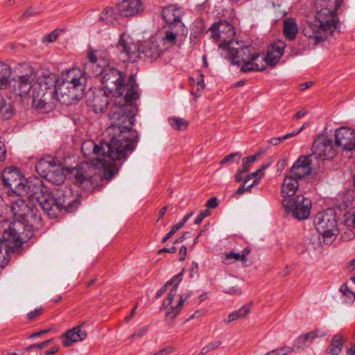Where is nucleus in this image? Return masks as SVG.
<instances>
[{
  "instance_id": "obj_1",
  "label": "nucleus",
  "mask_w": 355,
  "mask_h": 355,
  "mask_svg": "<svg viewBox=\"0 0 355 355\" xmlns=\"http://www.w3.org/2000/svg\"><path fill=\"white\" fill-rule=\"evenodd\" d=\"M104 90L117 98L110 107L108 116L111 122L105 132L110 136L109 141H101L98 144L89 141L82 146L92 148L96 161L105 169V178L110 180L116 173L115 161L126 160L135 149L139 141L136 131L132 130L136 114L134 103L139 98V85L133 74L125 80V72L105 66L100 70Z\"/></svg>"
},
{
  "instance_id": "obj_2",
  "label": "nucleus",
  "mask_w": 355,
  "mask_h": 355,
  "mask_svg": "<svg viewBox=\"0 0 355 355\" xmlns=\"http://www.w3.org/2000/svg\"><path fill=\"white\" fill-rule=\"evenodd\" d=\"M11 211L16 220L4 230L0 239V268H4L10 261V254L20 252L21 245L34 236V230L42 226V220L37 206L18 198L12 202Z\"/></svg>"
},
{
  "instance_id": "obj_3",
  "label": "nucleus",
  "mask_w": 355,
  "mask_h": 355,
  "mask_svg": "<svg viewBox=\"0 0 355 355\" xmlns=\"http://www.w3.org/2000/svg\"><path fill=\"white\" fill-rule=\"evenodd\" d=\"M19 196L35 198L44 212L51 218L64 211L73 212L80 204V196L67 187L61 186L52 191L38 178L26 179Z\"/></svg>"
},
{
  "instance_id": "obj_4",
  "label": "nucleus",
  "mask_w": 355,
  "mask_h": 355,
  "mask_svg": "<svg viewBox=\"0 0 355 355\" xmlns=\"http://www.w3.org/2000/svg\"><path fill=\"white\" fill-rule=\"evenodd\" d=\"M334 8H322L318 10L313 19L307 20L302 29L303 35L310 42L318 45L332 36L338 28L339 19L337 10L342 6L343 0H334Z\"/></svg>"
},
{
  "instance_id": "obj_5",
  "label": "nucleus",
  "mask_w": 355,
  "mask_h": 355,
  "mask_svg": "<svg viewBox=\"0 0 355 355\" xmlns=\"http://www.w3.org/2000/svg\"><path fill=\"white\" fill-rule=\"evenodd\" d=\"M58 78L55 73L40 77L33 83V92L31 94L33 107L48 112L52 110L57 101H61L58 97L57 88Z\"/></svg>"
},
{
  "instance_id": "obj_6",
  "label": "nucleus",
  "mask_w": 355,
  "mask_h": 355,
  "mask_svg": "<svg viewBox=\"0 0 355 355\" xmlns=\"http://www.w3.org/2000/svg\"><path fill=\"white\" fill-rule=\"evenodd\" d=\"M314 224L322 236L323 243L327 245L332 243L339 233L336 214L334 209H327L318 213L314 218Z\"/></svg>"
},
{
  "instance_id": "obj_7",
  "label": "nucleus",
  "mask_w": 355,
  "mask_h": 355,
  "mask_svg": "<svg viewBox=\"0 0 355 355\" xmlns=\"http://www.w3.org/2000/svg\"><path fill=\"white\" fill-rule=\"evenodd\" d=\"M87 73L85 70L82 71L78 68H72L67 71L64 85H67L68 94L67 96L71 100H80L84 94L85 89Z\"/></svg>"
},
{
  "instance_id": "obj_8",
  "label": "nucleus",
  "mask_w": 355,
  "mask_h": 355,
  "mask_svg": "<svg viewBox=\"0 0 355 355\" xmlns=\"http://www.w3.org/2000/svg\"><path fill=\"white\" fill-rule=\"evenodd\" d=\"M282 206L286 212L299 220L309 218L312 207L311 200L302 195L295 198H288L282 200Z\"/></svg>"
},
{
  "instance_id": "obj_9",
  "label": "nucleus",
  "mask_w": 355,
  "mask_h": 355,
  "mask_svg": "<svg viewBox=\"0 0 355 355\" xmlns=\"http://www.w3.org/2000/svg\"><path fill=\"white\" fill-rule=\"evenodd\" d=\"M209 31L211 32V37L214 41L222 40L219 44L220 49L228 47V44L233 42L236 33L233 26L227 21L214 23Z\"/></svg>"
},
{
  "instance_id": "obj_10",
  "label": "nucleus",
  "mask_w": 355,
  "mask_h": 355,
  "mask_svg": "<svg viewBox=\"0 0 355 355\" xmlns=\"http://www.w3.org/2000/svg\"><path fill=\"white\" fill-rule=\"evenodd\" d=\"M221 49L225 51L227 53L225 58L229 60L231 64L234 65H241L243 62L248 60L256 61L260 56V53H259L250 54V48L248 46L235 48L233 42L228 44V47L222 48Z\"/></svg>"
},
{
  "instance_id": "obj_11",
  "label": "nucleus",
  "mask_w": 355,
  "mask_h": 355,
  "mask_svg": "<svg viewBox=\"0 0 355 355\" xmlns=\"http://www.w3.org/2000/svg\"><path fill=\"white\" fill-rule=\"evenodd\" d=\"M311 150V156L322 160L333 159L337 154L332 139L323 135L314 140Z\"/></svg>"
},
{
  "instance_id": "obj_12",
  "label": "nucleus",
  "mask_w": 355,
  "mask_h": 355,
  "mask_svg": "<svg viewBox=\"0 0 355 355\" xmlns=\"http://www.w3.org/2000/svg\"><path fill=\"white\" fill-rule=\"evenodd\" d=\"M1 179L6 188L19 196L21 186L24 185L26 179L17 167L6 168L1 173Z\"/></svg>"
},
{
  "instance_id": "obj_13",
  "label": "nucleus",
  "mask_w": 355,
  "mask_h": 355,
  "mask_svg": "<svg viewBox=\"0 0 355 355\" xmlns=\"http://www.w3.org/2000/svg\"><path fill=\"white\" fill-rule=\"evenodd\" d=\"M335 145L343 150H355V130L348 126H341L335 130Z\"/></svg>"
},
{
  "instance_id": "obj_14",
  "label": "nucleus",
  "mask_w": 355,
  "mask_h": 355,
  "mask_svg": "<svg viewBox=\"0 0 355 355\" xmlns=\"http://www.w3.org/2000/svg\"><path fill=\"white\" fill-rule=\"evenodd\" d=\"M125 37L124 33L121 34L116 45V49L120 52L119 59L123 62H134L136 58H140V49Z\"/></svg>"
},
{
  "instance_id": "obj_15",
  "label": "nucleus",
  "mask_w": 355,
  "mask_h": 355,
  "mask_svg": "<svg viewBox=\"0 0 355 355\" xmlns=\"http://www.w3.org/2000/svg\"><path fill=\"white\" fill-rule=\"evenodd\" d=\"M327 334L323 329H315L306 334H302L295 339L293 342L294 352H300L306 349L317 338H322Z\"/></svg>"
},
{
  "instance_id": "obj_16",
  "label": "nucleus",
  "mask_w": 355,
  "mask_h": 355,
  "mask_svg": "<svg viewBox=\"0 0 355 355\" xmlns=\"http://www.w3.org/2000/svg\"><path fill=\"white\" fill-rule=\"evenodd\" d=\"M311 156H300L294 162L288 173L300 180L309 175L311 171Z\"/></svg>"
},
{
  "instance_id": "obj_17",
  "label": "nucleus",
  "mask_w": 355,
  "mask_h": 355,
  "mask_svg": "<svg viewBox=\"0 0 355 355\" xmlns=\"http://www.w3.org/2000/svg\"><path fill=\"white\" fill-rule=\"evenodd\" d=\"M143 9L141 0H123L116 6V12L124 17L135 16Z\"/></svg>"
},
{
  "instance_id": "obj_18",
  "label": "nucleus",
  "mask_w": 355,
  "mask_h": 355,
  "mask_svg": "<svg viewBox=\"0 0 355 355\" xmlns=\"http://www.w3.org/2000/svg\"><path fill=\"white\" fill-rule=\"evenodd\" d=\"M85 324V322H83L80 325L74 327L62 334L60 338L62 339V345L64 347H70L74 343L84 340L87 338V332L82 329Z\"/></svg>"
},
{
  "instance_id": "obj_19",
  "label": "nucleus",
  "mask_w": 355,
  "mask_h": 355,
  "mask_svg": "<svg viewBox=\"0 0 355 355\" xmlns=\"http://www.w3.org/2000/svg\"><path fill=\"white\" fill-rule=\"evenodd\" d=\"M105 90H98L93 94L92 98L87 100L88 105L94 113H103L109 104V96Z\"/></svg>"
},
{
  "instance_id": "obj_20",
  "label": "nucleus",
  "mask_w": 355,
  "mask_h": 355,
  "mask_svg": "<svg viewBox=\"0 0 355 355\" xmlns=\"http://www.w3.org/2000/svg\"><path fill=\"white\" fill-rule=\"evenodd\" d=\"M15 94L21 97L31 96L33 92V83L31 80V76L28 74L19 77L12 87Z\"/></svg>"
},
{
  "instance_id": "obj_21",
  "label": "nucleus",
  "mask_w": 355,
  "mask_h": 355,
  "mask_svg": "<svg viewBox=\"0 0 355 355\" xmlns=\"http://www.w3.org/2000/svg\"><path fill=\"white\" fill-rule=\"evenodd\" d=\"M188 30L184 24H180L178 27H168L165 31L164 37L162 40V42L165 46L164 51L175 45L178 36H186Z\"/></svg>"
},
{
  "instance_id": "obj_22",
  "label": "nucleus",
  "mask_w": 355,
  "mask_h": 355,
  "mask_svg": "<svg viewBox=\"0 0 355 355\" xmlns=\"http://www.w3.org/2000/svg\"><path fill=\"white\" fill-rule=\"evenodd\" d=\"M68 169L62 166L61 162L58 159L53 164V167L47 175L46 180L58 186L64 183L66 179V172Z\"/></svg>"
},
{
  "instance_id": "obj_23",
  "label": "nucleus",
  "mask_w": 355,
  "mask_h": 355,
  "mask_svg": "<svg viewBox=\"0 0 355 355\" xmlns=\"http://www.w3.org/2000/svg\"><path fill=\"white\" fill-rule=\"evenodd\" d=\"M98 51H90L87 53L88 61L84 64L83 70L88 76H97L103 67L97 63Z\"/></svg>"
},
{
  "instance_id": "obj_24",
  "label": "nucleus",
  "mask_w": 355,
  "mask_h": 355,
  "mask_svg": "<svg viewBox=\"0 0 355 355\" xmlns=\"http://www.w3.org/2000/svg\"><path fill=\"white\" fill-rule=\"evenodd\" d=\"M162 15L168 27H178L184 24L181 20L182 10L180 8L168 7L163 9Z\"/></svg>"
},
{
  "instance_id": "obj_25",
  "label": "nucleus",
  "mask_w": 355,
  "mask_h": 355,
  "mask_svg": "<svg viewBox=\"0 0 355 355\" xmlns=\"http://www.w3.org/2000/svg\"><path fill=\"white\" fill-rule=\"evenodd\" d=\"M300 179L287 173L284 176V182L282 186L281 193L285 198L293 196L299 188Z\"/></svg>"
},
{
  "instance_id": "obj_26",
  "label": "nucleus",
  "mask_w": 355,
  "mask_h": 355,
  "mask_svg": "<svg viewBox=\"0 0 355 355\" xmlns=\"http://www.w3.org/2000/svg\"><path fill=\"white\" fill-rule=\"evenodd\" d=\"M164 49L159 48L155 42H147L140 49V58L150 60L151 62L157 60L162 53Z\"/></svg>"
},
{
  "instance_id": "obj_27",
  "label": "nucleus",
  "mask_w": 355,
  "mask_h": 355,
  "mask_svg": "<svg viewBox=\"0 0 355 355\" xmlns=\"http://www.w3.org/2000/svg\"><path fill=\"white\" fill-rule=\"evenodd\" d=\"M57 159V158L51 156L40 159L35 164L36 172L46 179L53 167V164L55 163Z\"/></svg>"
},
{
  "instance_id": "obj_28",
  "label": "nucleus",
  "mask_w": 355,
  "mask_h": 355,
  "mask_svg": "<svg viewBox=\"0 0 355 355\" xmlns=\"http://www.w3.org/2000/svg\"><path fill=\"white\" fill-rule=\"evenodd\" d=\"M192 295L189 291L185 294L179 295V301L175 306H171L166 312V317L168 320H173L180 313L183 308L184 303Z\"/></svg>"
},
{
  "instance_id": "obj_29",
  "label": "nucleus",
  "mask_w": 355,
  "mask_h": 355,
  "mask_svg": "<svg viewBox=\"0 0 355 355\" xmlns=\"http://www.w3.org/2000/svg\"><path fill=\"white\" fill-rule=\"evenodd\" d=\"M297 33L298 26L294 19L286 18L284 20L283 33L286 39L291 41L295 40Z\"/></svg>"
},
{
  "instance_id": "obj_30",
  "label": "nucleus",
  "mask_w": 355,
  "mask_h": 355,
  "mask_svg": "<svg viewBox=\"0 0 355 355\" xmlns=\"http://www.w3.org/2000/svg\"><path fill=\"white\" fill-rule=\"evenodd\" d=\"M14 114V110L10 98H6L0 96V119L3 120L10 119Z\"/></svg>"
},
{
  "instance_id": "obj_31",
  "label": "nucleus",
  "mask_w": 355,
  "mask_h": 355,
  "mask_svg": "<svg viewBox=\"0 0 355 355\" xmlns=\"http://www.w3.org/2000/svg\"><path fill=\"white\" fill-rule=\"evenodd\" d=\"M89 164L88 163L81 164L79 166L72 169L71 173L75 175L76 180L80 184L85 182H91L92 175L86 170Z\"/></svg>"
},
{
  "instance_id": "obj_32",
  "label": "nucleus",
  "mask_w": 355,
  "mask_h": 355,
  "mask_svg": "<svg viewBox=\"0 0 355 355\" xmlns=\"http://www.w3.org/2000/svg\"><path fill=\"white\" fill-rule=\"evenodd\" d=\"M344 345L343 336L340 334H336L333 336L328 349L331 355H338L342 351Z\"/></svg>"
},
{
  "instance_id": "obj_33",
  "label": "nucleus",
  "mask_w": 355,
  "mask_h": 355,
  "mask_svg": "<svg viewBox=\"0 0 355 355\" xmlns=\"http://www.w3.org/2000/svg\"><path fill=\"white\" fill-rule=\"evenodd\" d=\"M11 69L6 63L0 61V89L6 88L10 81ZM0 96H3L0 94Z\"/></svg>"
},
{
  "instance_id": "obj_34",
  "label": "nucleus",
  "mask_w": 355,
  "mask_h": 355,
  "mask_svg": "<svg viewBox=\"0 0 355 355\" xmlns=\"http://www.w3.org/2000/svg\"><path fill=\"white\" fill-rule=\"evenodd\" d=\"M54 342V338L46 340L40 343H35L26 347L20 355H30L31 352H40L42 349L47 347Z\"/></svg>"
},
{
  "instance_id": "obj_35",
  "label": "nucleus",
  "mask_w": 355,
  "mask_h": 355,
  "mask_svg": "<svg viewBox=\"0 0 355 355\" xmlns=\"http://www.w3.org/2000/svg\"><path fill=\"white\" fill-rule=\"evenodd\" d=\"M116 15H118L116 12V7L115 9L107 8L102 12L100 19L106 24H112L116 19Z\"/></svg>"
},
{
  "instance_id": "obj_36",
  "label": "nucleus",
  "mask_w": 355,
  "mask_h": 355,
  "mask_svg": "<svg viewBox=\"0 0 355 355\" xmlns=\"http://www.w3.org/2000/svg\"><path fill=\"white\" fill-rule=\"evenodd\" d=\"M243 63L241 71L244 73L250 71H263L266 69V66L263 64L259 65L257 62L248 60Z\"/></svg>"
},
{
  "instance_id": "obj_37",
  "label": "nucleus",
  "mask_w": 355,
  "mask_h": 355,
  "mask_svg": "<svg viewBox=\"0 0 355 355\" xmlns=\"http://www.w3.org/2000/svg\"><path fill=\"white\" fill-rule=\"evenodd\" d=\"M169 125L177 130L184 131L185 130L189 125V123L187 120L180 118V117H170L168 119Z\"/></svg>"
},
{
  "instance_id": "obj_38",
  "label": "nucleus",
  "mask_w": 355,
  "mask_h": 355,
  "mask_svg": "<svg viewBox=\"0 0 355 355\" xmlns=\"http://www.w3.org/2000/svg\"><path fill=\"white\" fill-rule=\"evenodd\" d=\"M250 309L248 306H243L239 310L230 313L227 322H231L239 319L245 318L250 313Z\"/></svg>"
},
{
  "instance_id": "obj_39",
  "label": "nucleus",
  "mask_w": 355,
  "mask_h": 355,
  "mask_svg": "<svg viewBox=\"0 0 355 355\" xmlns=\"http://www.w3.org/2000/svg\"><path fill=\"white\" fill-rule=\"evenodd\" d=\"M260 153H258L254 155L245 157L242 160L241 172L247 173L251 168L252 164L257 160Z\"/></svg>"
},
{
  "instance_id": "obj_40",
  "label": "nucleus",
  "mask_w": 355,
  "mask_h": 355,
  "mask_svg": "<svg viewBox=\"0 0 355 355\" xmlns=\"http://www.w3.org/2000/svg\"><path fill=\"white\" fill-rule=\"evenodd\" d=\"M281 58V56L277 55L276 53L268 51L266 55L261 58V61L266 62L269 66L274 67L279 62Z\"/></svg>"
},
{
  "instance_id": "obj_41",
  "label": "nucleus",
  "mask_w": 355,
  "mask_h": 355,
  "mask_svg": "<svg viewBox=\"0 0 355 355\" xmlns=\"http://www.w3.org/2000/svg\"><path fill=\"white\" fill-rule=\"evenodd\" d=\"M285 47L286 44L284 43V42L282 40H278L270 46L268 51H270L276 53L277 55L282 57L284 53Z\"/></svg>"
},
{
  "instance_id": "obj_42",
  "label": "nucleus",
  "mask_w": 355,
  "mask_h": 355,
  "mask_svg": "<svg viewBox=\"0 0 355 355\" xmlns=\"http://www.w3.org/2000/svg\"><path fill=\"white\" fill-rule=\"evenodd\" d=\"M176 294L177 285L175 286H173V288L171 289L170 292L167 295V297L164 300L160 308L161 310L166 309L169 305H171Z\"/></svg>"
},
{
  "instance_id": "obj_43",
  "label": "nucleus",
  "mask_w": 355,
  "mask_h": 355,
  "mask_svg": "<svg viewBox=\"0 0 355 355\" xmlns=\"http://www.w3.org/2000/svg\"><path fill=\"white\" fill-rule=\"evenodd\" d=\"M221 344L222 342L220 340L211 341L201 349L200 354H206L209 352L218 348Z\"/></svg>"
},
{
  "instance_id": "obj_44",
  "label": "nucleus",
  "mask_w": 355,
  "mask_h": 355,
  "mask_svg": "<svg viewBox=\"0 0 355 355\" xmlns=\"http://www.w3.org/2000/svg\"><path fill=\"white\" fill-rule=\"evenodd\" d=\"M340 291L344 295H345L349 302H354L355 300V293L349 289L347 284H343Z\"/></svg>"
},
{
  "instance_id": "obj_45",
  "label": "nucleus",
  "mask_w": 355,
  "mask_h": 355,
  "mask_svg": "<svg viewBox=\"0 0 355 355\" xmlns=\"http://www.w3.org/2000/svg\"><path fill=\"white\" fill-rule=\"evenodd\" d=\"M184 272V269H182L180 272L177 274L176 275L173 276L170 280L166 282V286H169L173 284V286H175L177 285V288H178L179 284L182 280V275Z\"/></svg>"
},
{
  "instance_id": "obj_46",
  "label": "nucleus",
  "mask_w": 355,
  "mask_h": 355,
  "mask_svg": "<svg viewBox=\"0 0 355 355\" xmlns=\"http://www.w3.org/2000/svg\"><path fill=\"white\" fill-rule=\"evenodd\" d=\"M275 352H276L277 355H287L294 352V345H293V347L284 345L275 349Z\"/></svg>"
},
{
  "instance_id": "obj_47",
  "label": "nucleus",
  "mask_w": 355,
  "mask_h": 355,
  "mask_svg": "<svg viewBox=\"0 0 355 355\" xmlns=\"http://www.w3.org/2000/svg\"><path fill=\"white\" fill-rule=\"evenodd\" d=\"M345 225L355 228V214L347 212L345 215Z\"/></svg>"
},
{
  "instance_id": "obj_48",
  "label": "nucleus",
  "mask_w": 355,
  "mask_h": 355,
  "mask_svg": "<svg viewBox=\"0 0 355 355\" xmlns=\"http://www.w3.org/2000/svg\"><path fill=\"white\" fill-rule=\"evenodd\" d=\"M226 259H234L237 261H245V254H242L240 253L230 252L229 253L225 254Z\"/></svg>"
},
{
  "instance_id": "obj_49",
  "label": "nucleus",
  "mask_w": 355,
  "mask_h": 355,
  "mask_svg": "<svg viewBox=\"0 0 355 355\" xmlns=\"http://www.w3.org/2000/svg\"><path fill=\"white\" fill-rule=\"evenodd\" d=\"M235 157L240 159L241 157V154L236 152L231 153L228 155H226L220 162V164H225L229 162H232Z\"/></svg>"
},
{
  "instance_id": "obj_50",
  "label": "nucleus",
  "mask_w": 355,
  "mask_h": 355,
  "mask_svg": "<svg viewBox=\"0 0 355 355\" xmlns=\"http://www.w3.org/2000/svg\"><path fill=\"white\" fill-rule=\"evenodd\" d=\"M98 59L101 60L103 62V67L105 66H110L108 64L110 58L108 55V53L107 51H98Z\"/></svg>"
},
{
  "instance_id": "obj_51",
  "label": "nucleus",
  "mask_w": 355,
  "mask_h": 355,
  "mask_svg": "<svg viewBox=\"0 0 355 355\" xmlns=\"http://www.w3.org/2000/svg\"><path fill=\"white\" fill-rule=\"evenodd\" d=\"M210 215V211L208 209L201 211L195 219L194 223L199 225L202 223V220Z\"/></svg>"
},
{
  "instance_id": "obj_52",
  "label": "nucleus",
  "mask_w": 355,
  "mask_h": 355,
  "mask_svg": "<svg viewBox=\"0 0 355 355\" xmlns=\"http://www.w3.org/2000/svg\"><path fill=\"white\" fill-rule=\"evenodd\" d=\"M263 176L264 173H261V170H257L256 171L251 173L250 174H248L246 177L244 179L245 184H247L248 181H250L252 179H255L258 176Z\"/></svg>"
},
{
  "instance_id": "obj_53",
  "label": "nucleus",
  "mask_w": 355,
  "mask_h": 355,
  "mask_svg": "<svg viewBox=\"0 0 355 355\" xmlns=\"http://www.w3.org/2000/svg\"><path fill=\"white\" fill-rule=\"evenodd\" d=\"M197 86H198V87H197L196 94L198 92L200 93L205 89V84L204 82V76L202 74H200L198 76V78L197 80Z\"/></svg>"
},
{
  "instance_id": "obj_54",
  "label": "nucleus",
  "mask_w": 355,
  "mask_h": 355,
  "mask_svg": "<svg viewBox=\"0 0 355 355\" xmlns=\"http://www.w3.org/2000/svg\"><path fill=\"white\" fill-rule=\"evenodd\" d=\"M59 33L57 30L53 31L51 33L44 37V40L48 42H53L56 40Z\"/></svg>"
},
{
  "instance_id": "obj_55",
  "label": "nucleus",
  "mask_w": 355,
  "mask_h": 355,
  "mask_svg": "<svg viewBox=\"0 0 355 355\" xmlns=\"http://www.w3.org/2000/svg\"><path fill=\"white\" fill-rule=\"evenodd\" d=\"M43 312V309L42 308L40 309H36L31 312H29L27 315V318L30 320H33L35 318H36L37 316L40 315Z\"/></svg>"
},
{
  "instance_id": "obj_56",
  "label": "nucleus",
  "mask_w": 355,
  "mask_h": 355,
  "mask_svg": "<svg viewBox=\"0 0 355 355\" xmlns=\"http://www.w3.org/2000/svg\"><path fill=\"white\" fill-rule=\"evenodd\" d=\"M7 150L4 143L0 141V161L3 162L6 159Z\"/></svg>"
},
{
  "instance_id": "obj_57",
  "label": "nucleus",
  "mask_w": 355,
  "mask_h": 355,
  "mask_svg": "<svg viewBox=\"0 0 355 355\" xmlns=\"http://www.w3.org/2000/svg\"><path fill=\"white\" fill-rule=\"evenodd\" d=\"M208 209H214L218 206V199L216 197H211L206 203Z\"/></svg>"
},
{
  "instance_id": "obj_58",
  "label": "nucleus",
  "mask_w": 355,
  "mask_h": 355,
  "mask_svg": "<svg viewBox=\"0 0 355 355\" xmlns=\"http://www.w3.org/2000/svg\"><path fill=\"white\" fill-rule=\"evenodd\" d=\"M224 292L230 295H240L241 293V289L238 286H232L224 291Z\"/></svg>"
},
{
  "instance_id": "obj_59",
  "label": "nucleus",
  "mask_w": 355,
  "mask_h": 355,
  "mask_svg": "<svg viewBox=\"0 0 355 355\" xmlns=\"http://www.w3.org/2000/svg\"><path fill=\"white\" fill-rule=\"evenodd\" d=\"M148 331V327H143L142 328L135 331L132 335L131 338L142 337Z\"/></svg>"
},
{
  "instance_id": "obj_60",
  "label": "nucleus",
  "mask_w": 355,
  "mask_h": 355,
  "mask_svg": "<svg viewBox=\"0 0 355 355\" xmlns=\"http://www.w3.org/2000/svg\"><path fill=\"white\" fill-rule=\"evenodd\" d=\"M206 311L205 309L197 310L187 320V321H189L191 319L199 318L201 316L204 315Z\"/></svg>"
},
{
  "instance_id": "obj_61",
  "label": "nucleus",
  "mask_w": 355,
  "mask_h": 355,
  "mask_svg": "<svg viewBox=\"0 0 355 355\" xmlns=\"http://www.w3.org/2000/svg\"><path fill=\"white\" fill-rule=\"evenodd\" d=\"M304 129V125L297 131H293L290 133H287L282 137V140L285 141L286 139H290L297 135H298Z\"/></svg>"
},
{
  "instance_id": "obj_62",
  "label": "nucleus",
  "mask_w": 355,
  "mask_h": 355,
  "mask_svg": "<svg viewBox=\"0 0 355 355\" xmlns=\"http://www.w3.org/2000/svg\"><path fill=\"white\" fill-rule=\"evenodd\" d=\"M189 270H190V275H189V277L191 278H193L194 277V275L197 274L198 271V263L196 262V261H193L192 262V267L190 268Z\"/></svg>"
},
{
  "instance_id": "obj_63",
  "label": "nucleus",
  "mask_w": 355,
  "mask_h": 355,
  "mask_svg": "<svg viewBox=\"0 0 355 355\" xmlns=\"http://www.w3.org/2000/svg\"><path fill=\"white\" fill-rule=\"evenodd\" d=\"M187 252V248L185 245H182L179 251L180 258L179 260L180 261H183L185 259Z\"/></svg>"
},
{
  "instance_id": "obj_64",
  "label": "nucleus",
  "mask_w": 355,
  "mask_h": 355,
  "mask_svg": "<svg viewBox=\"0 0 355 355\" xmlns=\"http://www.w3.org/2000/svg\"><path fill=\"white\" fill-rule=\"evenodd\" d=\"M177 251V248L175 246H172L171 248H163L157 252L158 254H162L164 252H168V253H175Z\"/></svg>"
}]
</instances>
